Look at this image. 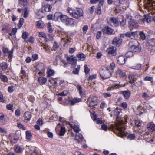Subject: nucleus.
<instances>
[{
    "label": "nucleus",
    "instance_id": "obj_1",
    "mask_svg": "<svg viewBox=\"0 0 155 155\" xmlns=\"http://www.w3.org/2000/svg\"><path fill=\"white\" fill-rule=\"evenodd\" d=\"M129 45L131 50L134 52H138L141 50L139 43L136 40H134L133 41H130L129 43Z\"/></svg>",
    "mask_w": 155,
    "mask_h": 155
},
{
    "label": "nucleus",
    "instance_id": "obj_2",
    "mask_svg": "<svg viewBox=\"0 0 155 155\" xmlns=\"http://www.w3.org/2000/svg\"><path fill=\"white\" fill-rule=\"evenodd\" d=\"M100 76L103 79H107L110 77L111 74L107 68H103L100 72Z\"/></svg>",
    "mask_w": 155,
    "mask_h": 155
},
{
    "label": "nucleus",
    "instance_id": "obj_3",
    "mask_svg": "<svg viewBox=\"0 0 155 155\" xmlns=\"http://www.w3.org/2000/svg\"><path fill=\"white\" fill-rule=\"evenodd\" d=\"M55 130L58 135L61 136L64 134L66 130L64 126H61L60 124L59 123L56 127Z\"/></svg>",
    "mask_w": 155,
    "mask_h": 155
},
{
    "label": "nucleus",
    "instance_id": "obj_4",
    "mask_svg": "<svg viewBox=\"0 0 155 155\" xmlns=\"http://www.w3.org/2000/svg\"><path fill=\"white\" fill-rule=\"evenodd\" d=\"M54 16L57 19L59 18L60 21L64 23L68 17L66 15H63L62 13L58 12H56Z\"/></svg>",
    "mask_w": 155,
    "mask_h": 155
},
{
    "label": "nucleus",
    "instance_id": "obj_5",
    "mask_svg": "<svg viewBox=\"0 0 155 155\" xmlns=\"http://www.w3.org/2000/svg\"><path fill=\"white\" fill-rule=\"evenodd\" d=\"M97 98L96 97H90L88 99L87 103L90 107H93L97 104Z\"/></svg>",
    "mask_w": 155,
    "mask_h": 155
},
{
    "label": "nucleus",
    "instance_id": "obj_6",
    "mask_svg": "<svg viewBox=\"0 0 155 155\" xmlns=\"http://www.w3.org/2000/svg\"><path fill=\"white\" fill-rule=\"evenodd\" d=\"M116 129L119 134V136H123L125 135V131L124 130L125 128L124 125L120 124L116 126Z\"/></svg>",
    "mask_w": 155,
    "mask_h": 155
},
{
    "label": "nucleus",
    "instance_id": "obj_7",
    "mask_svg": "<svg viewBox=\"0 0 155 155\" xmlns=\"http://www.w3.org/2000/svg\"><path fill=\"white\" fill-rule=\"evenodd\" d=\"M14 49L12 48L10 51H9L8 49L4 47L3 48V52L5 56H8L9 60L12 59L13 57V53Z\"/></svg>",
    "mask_w": 155,
    "mask_h": 155
},
{
    "label": "nucleus",
    "instance_id": "obj_8",
    "mask_svg": "<svg viewBox=\"0 0 155 155\" xmlns=\"http://www.w3.org/2000/svg\"><path fill=\"white\" fill-rule=\"evenodd\" d=\"M83 16V12L81 8H77V10H75L73 15V17L76 19H78Z\"/></svg>",
    "mask_w": 155,
    "mask_h": 155
},
{
    "label": "nucleus",
    "instance_id": "obj_9",
    "mask_svg": "<svg viewBox=\"0 0 155 155\" xmlns=\"http://www.w3.org/2000/svg\"><path fill=\"white\" fill-rule=\"evenodd\" d=\"M107 52L109 56H115L117 54L116 48V47L113 46L110 47L108 48Z\"/></svg>",
    "mask_w": 155,
    "mask_h": 155
},
{
    "label": "nucleus",
    "instance_id": "obj_10",
    "mask_svg": "<svg viewBox=\"0 0 155 155\" xmlns=\"http://www.w3.org/2000/svg\"><path fill=\"white\" fill-rule=\"evenodd\" d=\"M138 76L136 73H133L130 74L128 77L130 80V82L131 84H134V82L136 81Z\"/></svg>",
    "mask_w": 155,
    "mask_h": 155
},
{
    "label": "nucleus",
    "instance_id": "obj_11",
    "mask_svg": "<svg viewBox=\"0 0 155 155\" xmlns=\"http://www.w3.org/2000/svg\"><path fill=\"white\" fill-rule=\"evenodd\" d=\"M71 39L68 37L62 38L61 42L64 43L63 46L65 47H67L71 42Z\"/></svg>",
    "mask_w": 155,
    "mask_h": 155
},
{
    "label": "nucleus",
    "instance_id": "obj_12",
    "mask_svg": "<svg viewBox=\"0 0 155 155\" xmlns=\"http://www.w3.org/2000/svg\"><path fill=\"white\" fill-rule=\"evenodd\" d=\"M11 142L13 143H16L18 140V138L16 134H11L8 137Z\"/></svg>",
    "mask_w": 155,
    "mask_h": 155
},
{
    "label": "nucleus",
    "instance_id": "obj_13",
    "mask_svg": "<svg viewBox=\"0 0 155 155\" xmlns=\"http://www.w3.org/2000/svg\"><path fill=\"white\" fill-rule=\"evenodd\" d=\"M67 60L68 62L72 65H75L77 61L76 57H74L73 55L70 57L68 56Z\"/></svg>",
    "mask_w": 155,
    "mask_h": 155
},
{
    "label": "nucleus",
    "instance_id": "obj_14",
    "mask_svg": "<svg viewBox=\"0 0 155 155\" xmlns=\"http://www.w3.org/2000/svg\"><path fill=\"white\" fill-rule=\"evenodd\" d=\"M108 22L113 23L115 26H117L119 24V22L117 19L114 17H110L109 18Z\"/></svg>",
    "mask_w": 155,
    "mask_h": 155
},
{
    "label": "nucleus",
    "instance_id": "obj_15",
    "mask_svg": "<svg viewBox=\"0 0 155 155\" xmlns=\"http://www.w3.org/2000/svg\"><path fill=\"white\" fill-rule=\"evenodd\" d=\"M26 155H38V154L35 148L32 147L26 151Z\"/></svg>",
    "mask_w": 155,
    "mask_h": 155
},
{
    "label": "nucleus",
    "instance_id": "obj_16",
    "mask_svg": "<svg viewBox=\"0 0 155 155\" xmlns=\"http://www.w3.org/2000/svg\"><path fill=\"white\" fill-rule=\"evenodd\" d=\"M126 60L125 57L122 55L119 56L117 58V63L120 65L124 64L125 63Z\"/></svg>",
    "mask_w": 155,
    "mask_h": 155
},
{
    "label": "nucleus",
    "instance_id": "obj_17",
    "mask_svg": "<svg viewBox=\"0 0 155 155\" xmlns=\"http://www.w3.org/2000/svg\"><path fill=\"white\" fill-rule=\"evenodd\" d=\"M122 40L118 38H115L113 40L112 44L116 46H119L121 43Z\"/></svg>",
    "mask_w": 155,
    "mask_h": 155
},
{
    "label": "nucleus",
    "instance_id": "obj_18",
    "mask_svg": "<svg viewBox=\"0 0 155 155\" xmlns=\"http://www.w3.org/2000/svg\"><path fill=\"white\" fill-rule=\"evenodd\" d=\"M74 21L73 18L68 17L64 24L67 26H71L74 24Z\"/></svg>",
    "mask_w": 155,
    "mask_h": 155
},
{
    "label": "nucleus",
    "instance_id": "obj_19",
    "mask_svg": "<svg viewBox=\"0 0 155 155\" xmlns=\"http://www.w3.org/2000/svg\"><path fill=\"white\" fill-rule=\"evenodd\" d=\"M121 93L123 94L124 98L126 99H128L130 95V92L129 90L121 91Z\"/></svg>",
    "mask_w": 155,
    "mask_h": 155
},
{
    "label": "nucleus",
    "instance_id": "obj_20",
    "mask_svg": "<svg viewBox=\"0 0 155 155\" xmlns=\"http://www.w3.org/2000/svg\"><path fill=\"white\" fill-rule=\"evenodd\" d=\"M83 137L81 134L79 133H76L75 137V139L79 143L81 142L83 139Z\"/></svg>",
    "mask_w": 155,
    "mask_h": 155
},
{
    "label": "nucleus",
    "instance_id": "obj_21",
    "mask_svg": "<svg viewBox=\"0 0 155 155\" xmlns=\"http://www.w3.org/2000/svg\"><path fill=\"white\" fill-rule=\"evenodd\" d=\"M103 31L106 34H111L113 33L114 31L112 29L110 28L109 27H106L103 30Z\"/></svg>",
    "mask_w": 155,
    "mask_h": 155
},
{
    "label": "nucleus",
    "instance_id": "obj_22",
    "mask_svg": "<svg viewBox=\"0 0 155 155\" xmlns=\"http://www.w3.org/2000/svg\"><path fill=\"white\" fill-rule=\"evenodd\" d=\"M36 26L38 28H43L45 26L44 22L41 20L36 22Z\"/></svg>",
    "mask_w": 155,
    "mask_h": 155
},
{
    "label": "nucleus",
    "instance_id": "obj_23",
    "mask_svg": "<svg viewBox=\"0 0 155 155\" xmlns=\"http://www.w3.org/2000/svg\"><path fill=\"white\" fill-rule=\"evenodd\" d=\"M129 28L130 30L134 28H136L138 27V24L137 23H135L134 22H131L129 24Z\"/></svg>",
    "mask_w": 155,
    "mask_h": 155
},
{
    "label": "nucleus",
    "instance_id": "obj_24",
    "mask_svg": "<svg viewBox=\"0 0 155 155\" xmlns=\"http://www.w3.org/2000/svg\"><path fill=\"white\" fill-rule=\"evenodd\" d=\"M147 128L151 131H153L155 130V125L153 122L147 124Z\"/></svg>",
    "mask_w": 155,
    "mask_h": 155
},
{
    "label": "nucleus",
    "instance_id": "obj_25",
    "mask_svg": "<svg viewBox=\"0 0 155 155\" xmlns=\"http://www.w3.org/2000/svg\"><path fill=\"white\" fill-rule=\"evenodd\" d=\"M93 120L95 121L97 124H101L104 123V122L101 119L99 118H97L96 115H94L93 114Z\"/></svg>",
    "mask_w": 155,
    "mask_h": 155
},
{
    "label": "nucleus",
    "instance_id": "obj_26",
    "mask_svg": "<svg viewBox=\"0 0 155 155\" xmlns=\"http://www.w3.org/2000/svg\"><path fill=\"white\" fill-rule=\"evenodd\" d=\"M24 116L25 119L29 121L31 117V114L29 112H26L25 113Z\"/></svg>",
    "mask_w": 155,
    "mask_h": 155
},
{
    "label": "nucleus",
    "instance_id": "obj_27",
    "mask_svg": "<svg viewBox=\"0 0 155 155\" xmlns=\"http://www.w3.org/2000/svg\"><path fill=\"white\" fill-rule=\"evenodd\" d=\"M124 35L127 37L133 38L135 37V34L134 32L129 31L126 33Z\"/></svg>",
    "mask_w": 155,
    "mask_h": 155
},
{
    "label": "nucleus",
    "instance_id": "obj_28",
    "mask_svg": "<svg viewBox=\"0 0 155 155\" xmlns=\"http://www.w3.org/2000/svg\"><path fill=\"white\" fill-rule=\"evenodd\" d=\"M81 101L80 99L75 98L69 101V103L72 105H74L76 103L80 102Z\"/></svg>",
    "mask_w": 155,
    "mask_h": 155
},
{
    "label": "nucleus",
    "instance_id": "obj_29",
    "mask_svg": "<svg viewBox=\"0 0 155 155\" xmlns=\"http://www.w3.org/2000/svg\"><path fill=\"white\" fill-rule=\"evenodd\" d=\"M124 75L125 74L120 69L117 70L116 72V76L117 77H120Z\"/></svg>",
    "mask_w": 155,
    "mask_h": 155
},
{
    "label": "nucleus",
    "instance_id": "obj_30",
    "mask_svg": "<svg viewBox=\"0 0 155 155\" xmlns=\"http://www.w3.org/2000/svg\"><path fill=\"white\" fill-rule=\"evenodd\" d=\"M134 123H131L134 126H136L137 127H140L141 125V122L138 120H135L133 121Z\"/></svg>",
    "mask_w": 155,
    "mask_h": 155
},
{
    "label": "nucleus",
    "instance_id": "obj_31",
    "mask_svg": "<svg viewBox=\"0 0 155 155\" xmlns=\"http://www.w3.org/2000/svg\"><path fill=\"white\" fill-rule=\"evenodd\" d=\"M0 66L2 70L5 71L7 68L8 65L6 63L3 62L0 64Z\"/></svg>",
    "mask_w": 155,
    "mask_h": 155
},
{
    "label": "nucleus",
    "instance_id": "obj_32",
    "mask_svg": "<svg viewBox=\"0 0 155 155\" xmlns=\"http://www.w3.org/2000/svg\"><path fill=\"white\" fill-rule=\"evenodd\" d=\"M75 10L72 8H68L67 9L68 12L72 17Z\"/></svg>",
    "mask_w": 155,
    "mask_h": 155
},
{
    "label": "nucleus",
    "instance_id": "obj_33",
    "mask_svg": "<svg viewBox=\"0 0 155 155\" xmlns=\"http://www.w3.org/2000/svg\"><path fill=\"white\" fill-rule=\"evenodd\" d=\"M38 82L41 84H45L47 81V79L43 77H39L38 79Z\"/></svg>",
    "mask_w": 155,
    "mask_h": 155
},
{
    "label": "nucleus",
    "instance_id": "obj_34",
    "mask_svg": "<svg viewBox=\"0 0 155 155\" xmlns=\"http://www.w3.org/2000/svg\"><path fill=\"white\" fill-rule=\"evenodd\" d=\"M15 152L17 153H20L22 151V149L19 146H16L15 148Z\"/></svg>",
    "mask_w": 155,
    "mask_h": 155
},
{
    "label": "nucleus",
    "instance_id": "obj_35",
    "mask_svg": "<svg viewBox=\"0 0 155 155\" xmlns=\"http://www.w3.org/2000/svg\"><path fill=\"white\" fill-rule=\"evenodd\" d=\"M52 6L51 5L47 4L44 6V9L46 12H49L51 10Z\"/></svg>",
    "mask_w": 155,
    "mask_h": 155
},
{
    "label": "nucleus",
    "instance_id": "obj_36",
    "mask_svg": "<svg viewBox=\"0 0 155 155\" xmlns=\"http://www.w3.org/2000/svg\"><path fill=\"white\" fill-rule=\"evenodd\" d=\"M47 77H49L53 75L54 73V71L53 70L50 69L47 71Z\"/></svg>",
    "mask_w": 155,
    "mask_h": 155
},
{
    "label": "nucleus",
    "instance_id": "obj_37",
    "mask_svg": "<svg viewBox=\"0 0 155 155\" xmlns=\"http://www.w3.org/2000/svg\"><path fill=\"white\" fill-rule=\"evenodd\" d=\"M24 10V11L23 17L25 18H26L28 15L29 10H28V8H25Z\"/></svg>",
    "mask_w": 155,
    "mask_h": 155
},
{
    "label": "nucleus",
    "instance_id": "obj_38",
    "mask_svg": "<svg viewBox=\"0 0 155 155\" xmlns=\"http://www.w3.org/2000/svg\"><path fill=\"white\" fill-rule=\"evenodd\" d=\"M20 74H21V78H25L26 77V74L25 71L23 69L22 67H21Z\"/></svg>",
    "mask_w": 155,
    "mask_h": 155
},
{
    "label": "nucleus",
    "instance_id": "obj_39",
    "mask_svg": "<svg viewBox=\"0 0 155 155\" xmlns=\"http://www.w3.org/2000/svg\"><path fill=\"white\" fill-rule=\"evenodd\" d=\"M80 68V65L78 66V67L74 69L73 71V73L74 74H78L79 73V71Z\"/></svg>",
    "mask_w": 155,
    "mask_h": 155
},
{
    "label": "nucleus",
    "instance_id": "obj_40",
    "mask_svg": "<svg viewBox=\"0 0 155 155\" xmlns=\"http://www.w3.org/2000/svg\"><path fill=\"white\" fill-rule=\"evenodd\" d=\"M76 87L77 89L79 91V93L80 95H81L83 94V91L82 90V87L81 85H78Z\"/></svg>",
    "mask_w": 155,
    "mask_h": 155
},
{
    "label": "nucleus",
    "instance_id": "obj_41",
    "mask_svg": "<svg viewBox=\"0 0 155 155\" xmlns=\"http://www.w3.org/2000/svg\"><path fill=\"white\" fill-rule=\"evenodd\" d=\"M149 44L153 47L155 45V38H152L149 41Z\"/></svg>",
    "mask_w": 155,
    "mask_h": 155
},
{
    "label": "nucleus",
    "instance_id": "obj_42",
    "mask_svg": "<svg viewBox=\"0 0 155 155\" xmlns=\"http://www.w3.org/2000/svg\"><path fill=\"white\" fill-rule=\"evenodd\" d=\"M144 22L149 23L150 21V17L148 15H145V18L143 19Z\"/></svg>",
    "mask_w": 155,
    "mask_h": 155
},
{
    "label": "nucleus",
    "instance_id": "obj_43",
    "mask_svg": "<svg viewBox=\"0 0 155 155\" xmlns=\"http://www.w3.org/2000/svg\"><path fill=\"white\" fill-rule=\"evenodd\" d=\"M0 78L4 82H6L8 80V78L5 75H0Z\"/></svg>",
    "mask_w": 155,
    "mask_h": 155
},
{
    "label": "nucleus",
    "instance_id": "obj_44",
    "mask_svg": "<svg viewBox=\"0 0 155 155\" xmlns=\"http://www.w3.org/2000/svg\"><path fill=\"white\" fill-rule=\"evenodd\" d=\"M141 68V65L140 64H137L136 65L134 66H132L131 68L134 69L139 70Z\"/></svg>",
    "mask_w": 155,
    "mask_h": 155
},
{
    "label": "nucleus",
    "instance_id": "obj_45",
    "mask_svg": "<svg viewBox=\"0 0 155 155\" xmlns=\"http://www.w3.org/2000/svg\"><path fill=\"white\" fill-rule=\"evenodd\" d=\"M70 126L71 128H73L75 132H76V133H78L80 130L79 128L77 126H75L74 127H73V126L71 125H70Z\"/></svg>",
    "mask_w": 155,
    "mask_h": 155
},
{
    "label": "nucleus",
    "instance_id": "obj_46",
    "mask_svg": "<svg viewBox=\"0 0 155 155\" xmlns=\"http://www.w3.org/2000/svg\"><path fill=\"white\" fill-rule=\"evenodd\" d=\"M26 138L28 140L31 139L32 137L31 134L29 131H27L26 132Z\"/></svg>",
    "mask_w": 155,
    "mask_h": 155
},
{
    "label": "nucleus",
    "instance_id": "obj_47",
    "mask_svg": "<svg viewBox=\"0 0 155 155\" xmlns=\"http://www.w3.org/2000/svg\"><path fill=\"white\" fill-rule=\"evenodd\" d=\"M77 56L79 58L80 60H84L85 57L84 55L83 54L81 53H79L77 55Z\"/></svg>",
    "mask_w": 155,
    "mask_h": 155
},
{
    "label": "nucleus",
    "instance_id": "obj_48",
    "mask_svg": "<svg viewBox=\"0 0 155 155\" xmlns=\"http://www.w3.org/2000/svg\"><path fill=\"white\" fill-rule=\"evenodd\" d=\"M29 36V35L28 33L26 32H24L22 34V38L24 40L27 39Z\"/></svg>",
    "mask_w": 155,
    "mask_h": 155
},
{
    "label": "nucleus",
    "instance_id": "obj_49",
    "mask_svg": "<svg viewBox=\"0 0 155 155\" xmlns=\"http://www.w3.org/2000/svg\"><path fill=\"white\" fill-rule=\"evenodd\" d=\"M47 28L49 32L52 33L53 32V30L52 29L51 23H48L47 24Z\"/></svg>",
    "mask_w": 155,
    "mask_h": 155
},
{
    "label": "nucleus",
    "instance_id": "obj_50",
    "mask_svg": "<svg viewBox=\"0 0 155 155\" xmlns=\"http://www.w3.org/2000/svg\"><path fill=\"white\" fill-rule=\"evenodd\" d=\"M139 35L141 39L144 40L145 39L146 37L145 34L143 32H140L139 34Z\"/></svg>",
    "mask_w": 155,
    "mask_h": 155
},
{
    "label": "nucleus",
    "instance_id": "obj_51",
    "mask_svg": "<svg viewBox=\"0 0 155 155\" xmlns=\"http://www.w3.org/2000/svg\"><path fill=\"white\" fill-rule=\"evenodd\" d=\"M133 53L132 51H129L127 52L125 54V56L126 57H132L133 55Z\"/></svg>",
    "mask_w": 155,
    "mask_h": 155
},
{
    "label": "nucleus",
    "instance_id": "obj_52",
    "mask_svg": "<svg viewBox=\"0 0 155 155\" xmlns=\"http://www.w3.org/2000/svg\"><path fill=\"white\" fill-rule=\"evenodd\" d=\"M68 92L66 91H64L63 92L58 94L57 95L58 96H65L67 95Z\"/></svg>",
    "mask_w": 155,
    "mask_h": 155
},
{
    "label": "nucleus",
    "instance_id": "obj_53",
    "mask_svg": "<svg viewBox=\"0 0 155 155\" xmlns=\"http://www.w3.org/2000/svg\"><path fill=\"white\" fill-rule=\"evenodd\" d=\"M24 22V19L23 18H21L19 21V23L18 24V26L19 28H21L22 25Z\"/></svg>",
    "mask_w": 155,
    "mask_h": 155
},
{
    "label": "nucleus",
    "instance_id": "obj_54",
    "mask_svg": "<svg viewBox=\"0 0 155 155\" xmlns=\"http://www.w3.org/2000/svg\"><path fill=\"white\" fill-rule=\"evenodd\" d=\"M17 126L20 129H22L25 130V127L24 125H22L21 124L20 122H18L17 123Z\"/></svg>",
    "mask_w": 155,
    "mask_h": 155
},
{
    "label": "nucleus",
    "instance_id": "obj_55",
    "mask_svg": "<svg viewBox=\"0 0 155 155\" xmlns=\"http://www.w3.org/2000/svg\"><path fill=\"white\" fill-rule=\"evenodd\" d=\"M114 114L115 115H117L116 120L117 121H119L120 119V117H119V111H117V110L116 111H115Z\"/></svg>",
    "mask_w": 155,
    "mask_h": 155
},
{
    "label": "nucleus",
    "instance_id": "obj_56",
    "mask_svg": "<svg viewBox=\"0 0 155 155\" xmlns=\"http://www.w3.org/2000/svg\"><path fill=\"white\" fill-rule=\"evenodd\" d=\"M58 44L56 42H54L53 46V48L54 50H56L58 48Z\"/></svg>",
    "mask_w": 155,
    "mask_h": 155
},
{
    "label": "nucleus",
    "instance_id": "obj_57",
    "mask_svg": "<svg viewBox=\"0 0 155 155\" xmlns=\"http://www.w3.org/2000/svg\"><path fill=\"white\" fill-rule=\"evenodd\" d=\"M84 72L86 74H87L90 71L89 68L87 67L86 65H85L84 66Z\"/></svg>",
    "mask_w": 155,
    "mask_h": 155
},
{
    "label": "nucleus",
    "instance_id": "obj_58",
    "mask_svg": "<svg viewBox=\"0 0 155 155\" xmlns=\"http://www.w3.org/2000/svg\"><path fill=\"white\" fill-rule=\"evenodd\" d=\"M120 26L122 27L124 26L126 24V19L124 18H122V20L121 22H120Z\"/></svg>",
    "mask_w": 155,
    "mask_h": 155
},
{
    "label": "nucleus",
    "instance_id": "obj_59",
    "mask_svg": "<svg viewBox=\"0 0 155 155\" xmlns=\"http://www.w3.org/2000/svg\"><path fill=\"white\" fill-rule=\"evenodd\" d=\"M13 106L12 104H8L6 106V108L8 110H11L13 111V110H12Z\"/></svg>",
    "mask_w": 155,
    "mask_h": 155
},
{
    "label": "nucleus",
    "instance_id": "obj_60",
    "mask_svg": "<svg viewBox=\"0 0 155 155\" xmlns=\"http://www.w3.org/2000/svg\"><path fill=\"white\" fill-rule=\"evenodd\" d=\"M144 80L145 81H150L151 82H152L153 78L152 77L147 76L144 78Z\"/></svg>",
    "mask_w": 155,
    "mask_h": 155
},
{
    "label": "nucleus",
    "instance_id": "obj_61",
    "mask_svg": "<svg viewBox=\"0 0 155 155\" xmlns=\"http://www.w3.org/2000/svg\"><path fill=\"white\" fill-rule=\"evenodd\" d=\"M102 95L104 98L110 97L111 96V94L108 93H103L102 94Z\"/></svg>",
    "mask_w": 155,
    "mask_h": 155
},
{
    "label": "nucleus",
    "instance_id": "obj_62",
    "mask_svg": "<svg viewBox=\"0 0 155 155\" xmlns=\"http://www.w3.org/2000/svg\"><path fill=\"white\" fill-rule=\"evenodd\" d=\"M96 13L98 14H100L101 13V7H98L96 9L95 11Z\"/></svg>",
    "mask_w": 155,
    "mask_h": 155
},
{
    "label": "nucleus",
    "instance_id": "obj_63",
    "mask_svg": "<svg viewBox=\"0 0 155 155\" xmlns=\"http://www.w3.org/2000/svg\"><path fill=\"white\" fill-rule=\"evenodd\" d=\"M135 137V135L134 134H130L127 136V138L131 140L133 139Z\"/></svg>",
    "mask_w": 155,
    "mask_h": 155
},
{
    "label": "nucleus",
    "instance_id": "obj_64",
    "mask_svg": "<svg viewBox=\"0 0 155 155\" xmlns=\"http://www.w3.org/2000/svg\"><path fill=\"white\" fill-rule=\"evenodd\" d=\"M95 9V7L94 6H91L89 9V11L91 14H92L94 12V10Z\"/></svg>",
    "mask_w": 155,
    "mask_h": 155
}]
</instances>
